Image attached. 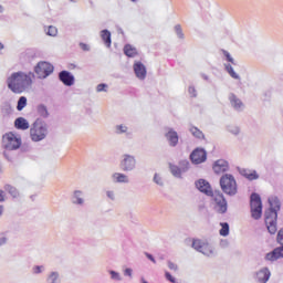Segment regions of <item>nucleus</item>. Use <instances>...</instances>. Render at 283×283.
I'll use <instances>...</instances> for the list:
<instances>
[{
	"instance_id": "obj_45",
	"label": "nucleus",
	"mask_w": 283,
	"mask_h": 283,
	"mask_svg": "<svg viewBox=\"0 0 283 283\" xmlns=\"http://www.w3.org/2000/svg\"><path fill=\"white\" fill-rule=\"evenodd\" d=\"M165 277H166V280H168V282L178 283V282L176 281V277H174V276L171 275V273H169V272H165Z\"/></svg>"
},
{
	"instance_id": "obj_12",
	"label": "nucleus",
	"mask_w": 283,
	"mask_h": 283,
	"mask_svg": "<svg viewBox=\"0 0 283 283\" xmlns=\"http://www.w3.org/2000/svg\"><path fill=\"white\" fill-rule=\"evenodd\" d=\"M133 70L139 81H145V78H147V67L142 62H135Z\"/></svg>"
},
{
	"instance_id": "obj_16",
	"label": "nucleus",
	"mask_w": 283,
	"mask_h": 283,
	"mask_svg": "<svg viewBox=\"0 0 283 283\" xmlns=\"http://www.w3.org/2000/svg\"><path fill=\"white\" fill-rule=\"evenodd\" d=\"M59 77L64 85H67V87H72V85H74V75H72V73L62 71L60 72Z\"/></svg>"
},
{
	"instance_id": "obj_48",
	"label": "nucleus",
	"mask_w": 283,
	"mask_h": 283,
	"mask_svg": "<svg viewBox=\"0 0 283 283\" xmlns=\"http://www.w3.org/2000/svg\"><path fill=\"white\" fill-rule=\"evenodd\" d=\"M188 92L190 96H192V98H196V96H198V94L196 93V87L193 86H189Z\"/></svg>"
},
{
	"instance_id": "obj_29",
	"label": "nucleus",
	"mask_w": 283,
	"mask_h": 283,
	"mask_svg": "<svg viewBox=\"0 0 283 283\" xmlns=\"http://www.w3.org/2000/svg\"><path fill=\"white\" fill-rule=\"evenodd\" d=\"M48 283H61L59 272H51L46 279Z\"/></svg>"
},
{
	"instance_id": "obj_54",
	"label": "nucleus",
	"mask_w": 283,
	"mask_h": 283,
	"mask_svg": "<svg viewBox=\"0 0 283 283\" xmlns=\"http://www.w3.org/2000/svg\"><path fill=\"white\" fill-rule=\"evenodd\" d=\"M6 242H8V238L0 237V247H3V244H6Z\"/></svg>"
},
{
	"instance_id": "obj_6",
	"label": "nucleus",
	"mask_w": 283,
	"mask_h": 283,
	"mask_svg": "<svg viewBox=\"0 0 283 283\" xmlns=\"http://www.w3.org/2000/svg\"><path fill=\"white\" fill-rule=\"evenodd\" d=\"M2 147L7 150H17L21 147V137H17L13 133H7L2 136Z\"/></svg>"
},
{
	"instance_id": "obj_38",
	"label": "nucleus",
	"mask_w": 283,
	"mask_h": 283,
	"mask_svg": "<svg viewBox=\"0 0 283 283\" xmlns=\"http://www.w3.org/2000/svg\"><path fill=\"white\" fill-rule=\"evenodd\" d=\"M46 34L49 36H56V34H59V30L56 29V27L50 25Z\"/></svg>"
},
{
	"instance_id": "obj_60",
	"label": "nucleus",
	"mask_w": 283,
	"mask_h": 283,
	"mask_svg": "<svg viewBox=\"0 0 283 283\" xmlns=\"http://www.w3.org/2000/svg\"><path fill=\"white\" fill-rule=\"evenodd\" d=\"M70 1H72V3H76V1H78V0H70Z\"/></svg>"
},
{
	"instance_id": "obj_53",
	"label": "nucleus",
	"mask_w": 283,
	"mask_h": 283,
	"mask_svg": "<svg viewBox=\"0 0 283 283\" xmlns=\"http://www.w3.org/2000/svg\"><path fill=\"white\" fill-rule=\"evenodd\" d=\"M0 202H6V192L3 190H0Z\"/></svg>"
},
{
	"instance_id": "obj_1",
	"label": "nucleus",
	"mask_w": 283,
	"mask_h": 283,
	"mask_svg": "<svg viewBox=\"0 0 283 283\" xmlns=\"http://www.w3.org/2000/svg\"><path fill=\"white\" fill-rule=\"evenodd\" d=\"M34 73L32 72H14L7 78V86L13 92V94H23L27 90L32 87Z\"/></svg>"
},
{
	"instance_id": "obj_56",
	"label": "nucleus",
	"mask_w": 283,
	"mask_h": 283,
	"mask_svg": "<svg viewBox=\"0 0 283 283\" xmlns=\"http://www.w3.org/2000/svg\"><path fill=\"white\" fill-rule=\"evenodd\" d=\"M202 78H203L205 81H209V76H207L206 74H202Z\"/></svg>"
},
{
	"instance_id": "obj_17",
	"label": "nucleus",
	"mask_w": 283,
	"mask_h": 283,
	"mask_svg": "<svg viewBox=\"0 0 283 283\" xmlns=\"http://www.w3.org/2000/svg\"><path fill=\"white\" fill-rule=\"evenodd\" d=\"M214 174H224V171H229V163L224 159H219L213 165Z\"/></svg>"
},
{
	"instance_id": "obj_51",
	"label": "nucleus",
	"mask_w": 283,
	"mask_h": 283,
	"mask_svg": "<svg viewBox=\"0 0 283 283\" xmlns=\"http://www.w3.org/2000/svg\"><path fill=\"white\" fill-rule=\"evenodd\" d=\"M134 273V271L130 269V268H127L125 271H124V275H127L128 277H132V274Z\"/></svg>"
},
{
	"instance_id": "obj_43",
	"label": "nucleus",
	"mask_w": 283,
	"mask_h": 283,
	"mask_svg": "<svg viewBox=\"0 0 283 283\" xmlns=\"http://www.w3.org/2000/svg\"><path fill=\"white\" fill-rule=\"evenodd\" d=\"M276 242L283 247V228L277 232Z\"/></svg>"
},
{
	"instance_id": "obj_57",
	"label": "nucleus",
	"mask_w": 283,
	"mask_h": 283,
	"mask_svg": "<svg viewBox=\"0 0 283 283\" xmlns=\"http://www.w3.org/2000/svg\"><path fill=\"white\" fill-rule=\"evenodd\" d=\"M0 216H3V206H0Z\"/></svg>"
},
{
	"instance_id": "obj_19",
	"label": "nucleus",
	"mask_w": 283,
	"mask_h": 283,
	"mask_svg": "<svg viewBox=\"0 0 283 283\" xmlns=\"http://www.w3.org/2000/svg\"><path fill=\"white\" fill-rule=\"evenodd\" d=\"M71 200L72 205H77L78 207H83V205H85L82 190H75L71 197Z\"/></svg>"
},
{
	"instance_id": "obj_24",
	"label": "nucleus",
	"mask_w": 283,
	"mask_h": 283,
	"mask_svg": "<svg viewBox=\"0 0 283 283\" xmlns=\"http://www.w3.org/2000/svg\"><path fill=\"white\" fill-rule=\"evenodd\" d=\"M102 41H104L106 48H112V33L108 30L101 32Z\"/></svg>"
},
{
	"instance_id": "obj_13",
	"label": "nucleus",
	"mask_w": 283,
	"mask_h": 283,
	"mask_svg": "<svg viewBox=\"0 0 283 283\" xmlns=\"http://www.w3.org/2000/svg\"><path fill=\"white\" fill-rule=\"evenodd\" d=\"M196 187L197 189H199V191H201V193H205L206 196H213V190L211 189V185L209 184V181L205 179H199L196 182Z\"/></svg>"
},
{
	"instance_id": "obj_49",
	"label": "nucleus",
	"mask_w": 283,
	"mask_h": 283,
	"mask_svg": "<svg viewBox=\"0 0 283 283\" xmlns=\"http://www.w3.org/2000/svg\"><path fill=\"white\" fill-rule=\"evenodd\" d=\"M106 196L109 198V200H116V195L112 190H107Z\"/></svg>"
},
{
	"instance_id": "obj_15",
	"label": "nucleus",
	"mask_w": 283,
	"mask_h": 283,
	"mask_svg": "<svg viewBox=\"0 0 283 283\" xmlns=\"http://www.w3.org/2000/svg\"><path fill=\"white\" fill-rule=\"evenodd\" d=\"M283 258V245L275 248L272 252L265 255V260L269 262H275Z\"/></svg>"
},
{
	"instance_id": "obj_10",
	"label": "nucleus",
	"mask_w": 283,
	"mask_h": 283,
	"mask_svg": "<svg viewBox=\"0 0 283 283\" xmlns=\"http://www.w3.org/2000/svg\"><path fill=\"white\" fill-rule=\"evenodd\" d=\"M119 167L122 171H134V169H136V157L132 155H124Z\"/></svg>"
},
{
	"instance_id": "obj_5",
	"label": "nucleus",
	"mask_w": 283,
	"mask_h": 283,
	"mask_svg": "<svg viewBox=\"0 0 283 283\" xmlns=\"http://www.w3.org/2000/svg\"><path fill=\"white\" fill-rule=\"evenodd\" d=\"M250 211L253 220L262 218V198L256 192L250 196Z\"/></svg>"
},
{
	"instance_id": "obj_4",
	"label": "nucleus",
	"mask_w": 283,
	"mask_h": 283,
	"mask_svg": "<svg viewBox=\"0 0 283 283\" xmlns=\"http://www.w3.org/2000/svg\"><path fill=\"white\" fill-rule=\"evenodd\" d=\"M221 191L226 193V196H235L238 193V181H235V177L231 174H224L221 176L219 181Z\"/></svg>"
},
{
	"instance_id": "obj_18",
	"label": "nucleus",
	"mask_w": 283,
	"mask_h": 283,
	"mask_svg": "<svg viewBox=\"0 0 283 283\" xmlns=\"http://www.w3.org/2000/svg\"><path fill=\"white\" fill-rule=\"evenodd\" d=\"M165 136L170 147H176V145H178V133L176 130H174L172 128H168V132Z\"/></svg>"
},
{
	"instance_id": "obj_44",
	"label": "nucleus",
	"mask_w": 283,
	"mask_h": 283,
	"mask_svg": "<svg viewBox=\"0 0 283 283\" xmlns=\"http://www.w3.org/2000/svg\"><path fill=\"white\" fill-rule=\"evenodd\" d=\"M168 269H170V271H174L175 273H178V264L168 261Z\"/></svg>"
},
{
	"instance_id": "obj_34",
	"label": "nucleus",
	"mask_w": 283,
	"mask_h": 283,
	"mask_svg": "<svg viewBox=\"0 0 283 283\" xmlns=\"http://www.w3.org/2000/svg\"><path fill=\"white\" fill-rule=\"evenodd\" d=\"M190 134H192V136H195V138H199V139L205 138V134L201 130H199L198 127H191Z\"/></svg>"
},
{
	"instance_id": "obj_50",
	"label": "nucleus",
	"mask_w": 283,
	"mask_h": 283,
	"mask_svg": "<svg viewBox=\"0 0 283 283\" xmlns=\"http://www.w3.org/2000/svg\"><path fill=\"white\" fill-rule=\"evenodd\" d=\"M42 271H43V266L41 265H36L33 268V273L35 274L42 273Z\"/></svg>"
},
{
	"instance_id": "obj_47",
	"label": "nucleus",
	"mask_w": 283,
	"mask_h": 283,
	"mask_svg": "<svg viewBox=\"0 0 283 283\" xmlns=\"http://www.w3.org/2000/svg\"><path fill=\"white\" fill-rule=\"evenodd\" d=\"M96 92H107V84H98Z\"/></svg>"
},
{
	"instance_id": "obj_61",
	"label": "nucleus",
	"mask_w": 283,
	"mask_h": 283,
	"mask_svg": "<svg viewBox=\"0 0 283 283\" xmlns=\"http://www.w3.org/2000/svg\"><path fill=\"white\" fill-rule=\"evenodd\" d=\"M132 1H136V0H132Z\"/></svg>"
},
{
	"instance_id": "obj_20",
	"label": "nucleus",
	"mask_w": 283,
	"mask_h": 283,
	"mask_svg": "<svg viewBox=\"0 0 283 283\" xmlns=\"http://www.w3.org/2000/svg\"><path fill=\"white\" fill-rule=\"evenodd\" d=\"M229 101L231 103V106L237 109V112H240L244 108V104L242 103V101L240 98H238V96H235V94L231 93L229 96Z\"/></svg>"
},
{
	"instance_id": "obj_41",
	"label": "nucleus",
	"mask_w": 283,
	"mask_h": 283,
	"mask_svg": "<svg viewBox=\"0 0 283 283\" xmlns=\"http://www.w3.org/2000/svg\"><path fill=\"white\" fill-rule=\"evenodd\" d=\"M115 129H116V134H126V132H127V126H125V125H117V126L115 127Z\"/></svg>"
},
{
	"instance_id": "obj_25",
	"label": "nucleus",
	"mask_w": 283,
	"mask_h": 283,
	"mask_svg": "<svg viewBox=\"0 0 283 283\" xmlns=\"http://www.w3.org/2000/svg\"><path fill=\"white\" fill-rule=\"evenodd\" d=\"M169 169H170V174H172L175 178H182L184 171H182V168H180V166L170 164Z\"/></svg>"
},
{
	"instance_id": "obj_7",
	"label": "nucleus",
	"mask_w": 283,
	"mask_h": 283,
	"mask_svg": "<svg viewBox=\"0 0 283 283\" xmlns=\"http://www.w3.org/2000/svg\"><path fill=\"white\" fill-rule=\"evenodd\" d=\"M210 196L212 198V202L214 205V210L217 211V213H227L228 203L224 195L218 190L212 192V195Z\"/></svg>"
},
{
	"instance_id": "obj_28",
	"label": "nucleus",
	"mask_w": 283,
	"mask_h": 283,
	"mask_svg": "<svg viewBox=\"0 0 283 283\" xmlns=\"http://www.w3.org/2000/svg\"><path fill=\"white\" fill-rule=\"evenodd\" d=\"M4 191L10 193V196H12V198H19V190H17V188L11 185H6Z\"/></svg>"
},
{
	"instance_id": "obj_23",
	"label": "nucleus",
	"mask_w": 283,
	"mask_h": 283,
	"mask_svg": "<svg viewBox=\"0 0 283 283\" xmlns=\"http://www.w3.org/2000/svg\"><path fill=\"white\" fill-rule=\"evenodd\" d=\"M14 126L17 129H30V123H28V119L23 118V117H18L14 122Z\"/></svg>"
},
{
	"instance_id": "obj_27",
	"label": "nucleus",
	"mask_w": 283,
	"mask_h": 283,
	"mask_svg": "<svg viewBox=\"0 0 283 283\" xmlns=\"http://www.w3.org/2000/svg\"><path fill=\"white\" fill-rule=\"evenodd\" d=\"M11 114H12V105H10V103L7 102L1 106V115L6 117V116H10Z\"/></svg>"
},
{
	"instance_id": "obj_59",
	"label": "nucleus",
	"mask_w": 283,
	"mask_h": 283,
	"mask_svg": "<svg viewBox=\"0 0 283 283\" xmlns=\"http://www.w3.org/2000/svg\"><path fill=\"white\" fill-rule=\"evenodd\" d=\"M0 50H3V44L2 43H0Z\"/></svg>"
},
{
	"instance_id": "obj_31",
	"label": "nucleus",
	"mask_w": 283,
	"mask_h": 283,
	"mask_svg": "<svg viewBox=\"0 0 283 283\" xmlns=\"http://www.w3.org/2000/svg\"><path fill=\"white\" fill-rule=\"evenodd\" d=\"M28 105V97L21 96L18 101L17 109L22 112V109Z\"/></svg>"
},
{
	"instance_id": "obj_35",
	"label": "nucleus",
	"mask_w": 283,
	"mask_h": 283,
	"mask_svg": "<svg viewBox=\"0 0 283 283\" xmlns=\"http://www.w3.org/2000/svg\"><path fill=\"white\" fill-rule=\"evenodd\" d=\"M221 224V230H220V235H223V238H227V235H229V223L223 222L220 223Z\"/></svg>"
},
{
	"instance_id": "obj_46",
	"label": "nucleus",
	"mask_w": 283,
	"mask_h": 283,
	"mask_svg": "<svg viewBox=\"0 0 283 283\" xmlns=\"http://www.w3.org/2000/svg\"><path fill=\"white\" fill-rule=\"evenodd\" d=\"M10 151H12V150L4 149L3 156H4V158L8 159L9 161H12V160H13V157H12V155L10 154Z\"/></svg>"
},
{
	"instance_id": "obj_30",
	"label": "nucleus",
	"mask_w": 283,
	"mask_h": 283,
	"mask_svg": "<svg viewBox=\"0 0 283 283\" xmlns=\"http://www.w3.org/2000/svg\"><path fill=\"white\" fill-rule=\"evenodd\" d=\"M224 67H226V71L228 72V74L232 78H235L237 81H240V75H238V73H235V71H233V66H231V64H226Z\"/></svg>"
},
{
	"instance_id": "obj_11",
	"label": "nucleus",
	"mask_w": 283,
	"mask_h": 283,
	"mask_svg": "<svg viewBox=\"0 0 283 283\" xmlns=\"http://www.w3.org/2000/svg\"><path fill=\"white\" fill-rule=\"evenodd\" d=\"M190 159L195 165H200L207 160V150L202 148L195 149L191 155Z\"/></svg>"
},
{
	"instance_id": "obj_2",
	"label": "nucleus",
	"mask_w": 283,
	"mask_h": 283,
	"mask_svg": "<svg viewBox=\"0 0 283 283\" xmlns=\"http://www.w3.org/2000/svg\"><path fill=\"white\" fill-rule=\"evenodd\" d=\"M270 209L265 211V224L269 233L275 235L277 233V211L282 209L280 198L272 196L268 199Z\"/></svg>"
},
{
	"instance_id": "obj_52",
	"label": "nucleus",
	"mask_w": 283,
	"mask_h": 283,
	"mask_svg": "<svg viewBox=\"0 0 283 283\" xmlns=\"http://www.w3.org/2000/svg\"><path fill=\"white\" fill-rule=\"evenodd\" d=\"M80 48L84 51V52H88L90 51V46L85 43H80Z\"/></svg>"
},
{
	"instance_id": "obj_3",
	"label": "nucleus",
	"mask_w": 283,
	"mask_h": 283,
	"mask_svg": "<svg viewBox=\"0 0 283 283\" xmlns=\"http://www.w3.org/2000/svg\"><path fill=\"white\" fill-rule=\"evenodd\" d=\"M48 137V124L41 119H36L30 128V138L33 143H41Z\"/></svg>"
},
{
	"instance_id": "obj_14",
	"label": "nucleus",
	"mask_w": 283,
	"mask_h": 283,
	"mask_svg": "<svg viewBox=\"0 0 283 283\" xmlns=\"http://www.w3.org/2000/svg\"><path fill=\"white\" fill-rule=\"evenodd\" d=\"M271 280V270L269 268H262L255 273V282L266 283Z\"/></svg>"
},
{
	"instance_id": "obj_37",
	"label": "nucleus",
	"mask_w": 283,
	"mask_h": 283,
	"mask_svg": "<svg viewBox=\"0 0 283 283\" xmlns=\"http://www.w3.org/2000/svg\"><path fill=\"white\" fill-rule=\"evenodd\" d=\"M179 169H181V171H184L185 174L186 171L189 170V163L187 160H181L179 163Z\"/></svg>"
},
{
	"instance_id": "obj_58",
	"label": "nucleus",
	"mask_w": 283,
	"mask_h": 283,
	"mask_svg": "<svg viewBox=\"0 0 283 283\" xmlns=\"http://www.w3.org/2000/svg\"><path fill=\"white\" fill-rule=\"evenodd\" d=\"M0 12H3V6L0 4Z\"/></svg>"
},
{
	"instance_id": "obj_9",
	"label": "nucleus",
	"mask_w": 283,
	"mask_h": 283,
	"mask_svg": "<svg viewBox=\"0 0 283 283\" xmlns=\"http://www.w3.org/2000/svg\"><path fill=\"white\" fill-rule=\"evenodd\" d=\"M192 249L199 251V253H202L203 255H213V248L200 239H195L192 241Z\"/></svg>"
},
{
	"instance_id": "obj_22",
	"label": "nucleus",
	"mask_w": 283,
	"mask_h": 283,
	"mask_svg": "<svg viewBox=\"0 0 283 283\" xmlns=\"http://www.w3.org/2000/svg\"><path fill=\"white\" fill-rule=\"evenodd\" d=\"M240 174L248 180H258V178H260V175H258L255 170L241 169Z\"/></svg>"
},
{
	"instance_id": "obj_26",
	"label": "nucleus",
	"mask_w": 283,
	"mask_h": 283,
	"mask_svg": "<svg viewBox=\"0 0 283 283\" xmlns=\"http://www.w3.org/2000/svg\"><path fill=\"white\" fill-rule=\"evenodd\" d=\"M124 53L126 56H129L130 59H134L138 52L136 51V48L132 46V44H126L124 46Z\"/></svg>"
},
{
	"instance_id": "obj_55",
	"label": "nucleus",
	"mask_w": 283,
	"mask_h": 283,
	"mask_svg": "<svg viewBox=\"0 0 283 283\" xmlns=\"http://www.w3.org/2000/svg\"><path fill=\"white\" fill-rule=\"evenodd\" d=\"M146 258H148V260H150V262H154V264H156V259H154V255L146 253Z\"/></svg>"
},
{
	"instance_id": "obj_8",
	"label": "nucleus",
	"mask_w": 283,
	"mask_h": 283,
	"mask_svg": "<svg viewBox=\"0 0 283 283\" xmlns=\"http://www.w3.org/2000/svg\"><path fill=\"white\" fill-rule=\"evenodd\" d=\"M54 72V66L49 62H39L34 67L38 78H48Z\"/></svg>"
},
{
	"instance_id": "obj_21",
	"label": "nucleus",
	"mask_w": 283,
	"mask_h": 283,
	"mask_svg": "<svg viewBox=\"0 0 283 283\" xmlns=\"http://www.w3.org/2000/svg\"><path fill=\"white\" fill-rule=\"evenodd\" d=\"M113 182H117L120 185H129V176L122 174V172H115L112 175Z\"/></svg>"
},
{
	"instance_id": "obj_33",
	"label": "nucleus",
	"mask_w": 283,
	"mask_h": 283,
	"mask_svg": "<svg viewBox=\"0 0 283 283\" xmlns=\"http://www.w3.org/2000/svg\"><path fill=\"white\" fill-rule=\"evenodd\" d=\"M38 114L42 116V118H48V116H50V113H48V107H45V105L38 106Z\"/></svg>"
},
{
	"instance_id": "obj_42",
	"label": "nucleus",
	"mask_w": 283,
	"mask_h": 283,
	"mask_svg": "<svg viewBox=\"0 0 283 283\" xmlns=\"http://www.w3.org/2000/svg\"><path fill=\"white\" fill-rule=\"evenodd\" d=\"M154 182H155L156 185H159V187H163V185H165V184L163 182V177H160V175H158V174H155V176H154Z\"/></svg>"
},
{
	"instance_id": "obj_39",
	"label": "nucleus",
	"mask_w": 283,
	"mask_h": 283,
	"mask_svg": "<svg viewBox=\"0 0 283 283\" xmlns=\"http://www.w3.org/2000/svg\"><path fill=\"white\" fill-rule=\"evenodd\" d=\"M228 132L233 134V136H238L240 134V127L238 126H228Z\"/></svg>"
},
{
	"instance_id": "obj_40",
	"label": "nucleus",
	"mask_w": 283,
	"mask_h": 283,
	"mask_svg": "<svg viewBox=\"0 0 283 283\" xmlns=\"http://www.w3.org/2000/svg\"><path fill=\"white\" fill-rule=\"evenodd\" d=\"M222 54L226 56L229 63H232V65H235V61L231 57V54L229 53V51L222 50Z\"/></svg>"
},
{
	"instance_id": "obj_32",
	"label": "nucleus",
	"mask_w": 283,
	"mask_h": 283,
	"mask_svg": "<svg viewBox=\"0 0 283 283\" xmlns=\"http://www.w3.org/2000/svg\"><path fill=\"white\" fill-rule=\"evenodd\" d=\"M108 273H109L111 280H113V282H122L123 281V276L120 275V273H118L114 270H109Z\"/></svg>"
},
{
	"instance_id": "obj_36",
	"label": "nucleus",
	"mask_w": 283,
	"mask_h": 283,
	"mask_svg": "<svg viewBox=\"0 0 283 283\" xmlns=\"http://www.w3.org/2000/svg\"><path fill=\"white\" fill-rule=\"evenodd\" d=\"M175 32L178 39H185V33H182V27L180 24L175 25Z\"/></svg>"
}]
</instances>
